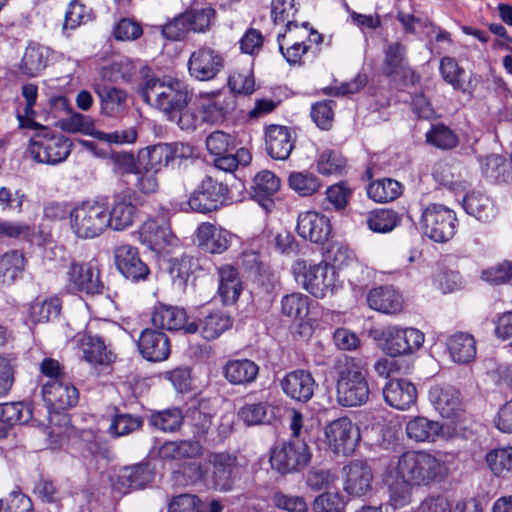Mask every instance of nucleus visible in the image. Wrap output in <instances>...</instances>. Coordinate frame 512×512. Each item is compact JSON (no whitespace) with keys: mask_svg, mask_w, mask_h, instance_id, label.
<instances>
[{"mask_svg":"<svg viewBox=\"0 0 512 512\" xmlns=\"http://www.w3.org/2000/svg\"><path fill=\"white\" fill-rule=\"evenodd\" d=\"M453 170H458V165L439 163L435 167L433 175L441 185L456 192H465L470 185L468 180L458 178L453 179Z\"/></svg>","mask_w":512,"mask_h":512,"instance_id":"56","label":"nucleus"},{"mask_svg":"<svg viewBox=\"0 0 512 512\" xmlns=\"http://www.w3.org/2000/svg\"><path fill=\"white\" fill-rule=\"evenodd\" d=\"M451 456L427 450H408L391 460L385 472L388 486V504L393 509L408 506L413 489L431 487L446 481L451 474Z\"/></svg>","mask_w":512,"mask_h":512,"instance_id":"1","label":"nucleus"},{"mask_svg":"<svg viewBox=\"0 0 512 512\" xmlns=\"http://www.w3.org/2000/svg\"><path fill=\"white\" fill-rule=\"evenodd\" d=\"M228 86L234 94H252L255 90V80L252 69L244 67L231 72L228 77Z\"/></svg>","mask_w":512,"mask_h":512,"instance_id":"57","label":"nucleus"},{"mask_svg":"<svg viewBox=\"0 0 512 512\" xmlns=\"http://www.w3.org/2000/svg\"><path fill=\"white\" fill-rule=\"evenodd\" d=\"M309 306V297L299 292L287 294L281 299V313L303 329L305 325L311 326L308 319Z\"/></svg>","mask_w":512,"mask_h":512,"instance_id":"32","label":"nucleus"},{"mask_svg":"<svg viewBox=\"0 0 512 512\" xmlns=\"http://www.w3.org/2000/svg\"><path fill=\"white\" fill-rule=\"evenodd\" d=\"M42 397L49 409V426L46 427L50 446L55 449L66 440L69 419L59 412L75 406L79 399L77 388L67 380H48L42 386Z\"/></svg>","mask_w":512,"mask_h":512,"instance_id":"2","label":"nucleus"},{"mask_svg":"<svg viewBox=\"0 0 512 512\" xmlns=\"http://www.w3.org/2000/svg\"><path fill=\"white\" fill-rule=\"evenodd\" d=\"M218 294L224 304H234L242 291V282L237 270L224 264L218 268Z\"/></svg>","mask_w":512,"mask_h":512,"instance_id":"33","label":"nucleus"},{"mask_svg":"<svg viewBox=\"0 0 512 512\" xmlns=\"http://www.w3.org/2000/svg\"><path fill=\"white\" fill-rule=\"evenodd\" d=\"M463 206L468 214L481 222H489L496 216L492 200L478 192L467 194L463 199Z\"/></svg>","mask_w":512,"mask_h":512,"instance_id":"42","label":"nucleus"},{"mask_svg":"<svg viewBox=\"0 0 512 512\" xmlns=\"http://www.w3.org/2000/svg\"><path fill=\"white\" fill-rule=\"evenodd\" d=\"M344 491L352 497H362L372 490L373 472L363 461L354 460L343 468Z\"/></svg>","mask_w":512,"mask_h":512,"instance_id":"19","label":"nucleus"},{"mask_svg":"<svg viewBox=\"0 0 512 512\" xmlns=\"http://www.w3.org/2000/svg\"><path fill=\"white\" fill-rule=\"evenodd\" d=\"M75 132H86L92 139L83 140L81 143L89 151L97 156H104L106 151L104 145L131 144L136 141V130H74Z\"/></svg>","mask_w":512,"mask_h":512,"instance_id":"23","label":"nucleus"},{"mask_svg":"<svg viewBox=\"0 0 512 512\" xmlns=\"http://www.w3.org/2000/svg\"><path fill=\"white\" fill-rule=\"evenodd\" d=\"M61 301L58 297L36 299L30 306L29 316L35 323L48 322L60 314Z\"/></svg>","mask_w":512,"mask_h":512,"instance_id":"47","label":"nucleus"},{"mask_svg":"<svg viewBox=\"0 0 512 512\" xmlns=\"http://www.w3.org/2000/svg\"><path fill=\"white\" fill-rule=\"evenodd\" d=\"M25 268V258L22 253L12 250L0 258V278L3 283L11 284L20 277Z\"/></svg>","mask_w":512,"mask_h":512,"instance_id":"46","label":"nucleus"},{"mask_svg":"<svg viewBox=\"0 0 512 512\" xmlns=\"http://www.w3.org/2000/svg\"><path fill=\"white\" fill-rule=\"evenodd\" d=\"M196 240L202 250L211 254H221L228 249L231 234L221 227L204 222L197 228Z\"/></svg>","mask_w":512,"mask_h":512,"instance_id":"26","label":"nucleus"},{"mask_svg":"<svg viewBox=\"0 0 512 512\" xmlns=\"http://www.w3.org/2000/svg\"><path fill=\"white\" fill-rule=\"evenodd\" d=\"M346 166L345 159L335 151H324L316 162L317 171L325 176L339 175Z\"/></svg>","mask_w":512,"mask_h":512,"instance_id":"62","label":"nucleus"},{"mask_svg":"<svg viewBox=\"0 0 512 512\" xmlns=\"http://www.w3.org/2000/svg\"><path fill=\"white\" fill-rule=\"evenodd\" d=\"M153 475L147 465L124 467L112 478V487L120 494L143 488L152 481Z\"/></svg>","mask_w":512,"mask_h":512,"instance_id":"29","label":"nucleus"},{"mask_svg":"<svg viewBox=\"0 0 512 512\" xmlns=\"http://www.w3.org/2000/svg\"><path fill=\"white\" fill-rule=\"evenodd\" d=\"M330 219L315 210L300 212L297 217L296 232L299 237L315 244H323L332 235Z\"/></svg>","mask_w":512,"mask_h":512,"instance_id":"16","label":"nucleus"},{"mask_svg":"<svg viewBox=\"0 0 512 512\" xmlns=\"http://www.w3.org/2000/svg\"><path fill=\"white\" fill-rule=\"evenodd\" d=\"M311 508L313 512H345L346 501L340 492L326 491L314 498Z\"/></svg>","mask_w":512,"mask_h":512,"instance_id":"58","label":"nucleus"},{"mask_svg":"<svg viewBox=\"0 0 512 512\" xmlns=\"http://www.w3.org/2000/svg\"><path fill=\"white\" fill-rule=\"evenodd\" d=\"M236 146V136L224 130H215L206 138V147L214 155L225 154Z\"/></svg>","mask_w":512,"mask_h":512,"instance_id":"61","label":"nucleus"},{"mask_svg":"<svg viewBox=\"0 0 512 512\" xmlns=\"http://www.w3.org/2000/svg\"><path fill=\"white\" fill-rule=\"evenodd\" d=\"M310 451L304 439H294L276 445L270 454L273 469L282 474L291 473L307 466L310 461Z\"/></svg>","mask_w":512,"mask_h":512,"instance_id":"10","label":"nucleus"},{"mask_svg":"<svg viewBox=\"0 0 512 512\" xmlns=\"http://www.w3.org/2000/svg\"><path fill=\"white\" fill-rule=\"evenodd\" d=\"M325 263L334 269H343L356 261L354 252L343 242L333 241L328 244L324 252Z\"/></svg>","mask_w":512,"mask_h":512,"instance_id":"48","label":"nucleus"},{"mask_svg":"<svg viewBox=\"0 0 512 512\" xmlns=\"http://www.w3.org/2000/svg\"><path fill=\"white\" fill-rule=\"evenodd\" d=\"M71 151V142L53 130H37L30 139L29 152L39 163L55 165L64 161Z\"/></svg>","mask_w":512,"mask_h":512,"instance_id":"8","label":"nucleus"},{"mask_svg":"<svg viewBox=\"0 0 512 512\" xmlns=\"http://www.w3.org/2000/svg\"><path fill=\"white\" fill-rule=\"evenodd\" d=\"M359 439L358 427L347 417L338 418L324 428L323 442L335 454H351Z\"/></svg>","mask_w":512,"mask_h":512,"instance_id":"12","label":"nucleus"},{"mask_svg":"<svg viewBox=\"0 0 512 512\" xmlns=\"http://www.w3.org/2000/svg\"><path fill=\"white\" fill-rule=\"evenodd\" d=\"M93 17V10L90 7L86 6L81 0H72L65 11L63 29L74 30L92 21Z\"/></svg>","mask_w":512,"mask_h":512,"instance_id":"51","label":"nucleus"},{"mask_svg":"<svg viewBox=\"0 0 512 512\" xmlns=\"http://www.w3.org/2000/svg\"><path fill=\"white\" fill-rule=\"evenodd\" d=\"M224 64V57L219 51L204 46L192 52L187 66L191 77L199 81H210L223 70Z\"/></svg>","mask_w":512,"mask_h":512,"instance_id":"14","label":"nucleus"},{"mask_svg":"<svg viewBox=\"0 0 512 512\" xmlns=\"http://www.w3.org/2000/svg\"><path fill=\"white\" fill-rule=\"evenodd\" d=\"M371 309L389 315L398 314L403 309L404 299L399 291L392 286L373 288L367 295Z\"/></svg>","mask_w":512,"mask_h":512,"instance_id":"30","label":"nucleus"},{"mask_svg":"<svg viewBox=\"0 0 512 512\" xmlns=\"http://www.w3.org/2000/svg\"><path fill=\"white\" fill-rule=\"evenodd\" d=\"M421 229L432 241L445 243L457 230V217L453 210L441 204H429L422 211Z\"/></svg>","mask_w":512,"mask_h":512,"instance_id":"9","label":"nucleus"},{"mask_svg":"<svg viewBox=\"0 0 512 512\" xmlns=\"http://www.w3.org/2000/svg\"><path fill=\"white\" fill-rule=\"evenodd\" d=\"M291 270L295 281L315 298L331 297L342 287L338 273L328 263L298 260Z\"/></svg>","mask_w":512,"mask_h":512,"instance_id":"5","label":"nucleus"},{"mask_svg":"<svg viewBox=\"0 0 512 512\" xmlns=\"http://www.w3.org/2000/svg\"><path fill=\"white\" fill-rule=\"evenodd\" d=\"M149 422L163 432H175L183 423V415L178 408L155 411L151 413Z\"/></svg>","mask_w":512,"mask_h":512,"instance_id":"54","label":"nucleus"},{"mask_svg":"<svg viewBox=\"0 0 512 512\" xmlns=\"http://www.w3.org/2000/svg\"><path fill=\"white\" fill-rule=\"evenodd\" d=\"M98 95L101 99L102 108L108 115L119 112L126 103L127 95L125 91L111 86H105L98 89Z\"/></svg>","mask_w":512,"mask_h":512,"instance_id":"59","label":"nucleus"},{"mask_svg":"<svg viewBox=\"0 0 512 512\" xmlns=\"http://www.w3.org/2000/svg\"><path fill=\"white\" fill-rule=\"evenodd\" d=\"M289 187L302 197L315 194L321 188L320 180L312 173L293 172L288 179Z\"/></svg>","mask_w":512,"mask_h":512,"instance_id":"55","label":"nucleus"},{"mask_svg":"<svg viewBox=\"0 0 512 512\" xmlns=\"http://www.w3.org/2000/svg\"><path fill=\"white\" fill-rule=\"evenodd\" d=\"M203 503L195 494L174 496L168 503V512H202Z\"/></svg>","mask_w":512,"mask_h":512,"instance_id":"64","label":"nucleus"},{"mask_svg":"<svg viewBox=\"0 0 512 512\" xmlns=\"http://www.w3.org/2000/svg\"><path fill=\"white\" fill-rule=\"evenodd\" d=\"M406 434L409 439L415 442L433 443L443 436V426L438 421L418 416L408 421Z\"/></svg>","mask_w":512,"mask_h":512,"instance_id":"31","label":"nucleus"},{"mask_svg":"<svg viewBox=\"0 0 512 512\" xmlns=\"http://www.w3.org/2000/svg\"><path fill=\"white\" fill-rule=\"evenodd\" d=\"M140 94L147 104L162 111L169 120L181 122L182 111L189 101L188 87L184 82L171 77L148 78Z\"/></svg>","mask_w":512,"mask_h":512,"instance_id":"3","label":"nucleus"},{"mask_svg":"<svg viewBox=\"0 0 512 512\" xmlns=\"http://www.w3.org/2000/svg\"><path fill=\"white\" fill-rule=\"evenodd\" d=\"M370 395L367 371L353 358H345L337 365L336 400L344 407L365 404Z\"/></svg>","mask_w":512,"mask_h":512,"instance_id":"4","label":"nucleus"},{"mask_svg":"<svg viewBox=\"0 0 512 512\" xmlns=\"http://www.w3.org/2000/svg\"><path fill=\"white\" fill-rule=\"evenodd\" d=\"M405 54L406 47L403 44L394 42L388 45L387 49L385 50L383 66L386 75H396L405 67Z\"/></svg>","mask_w":512,"mask_h":512,"instance_id":"60","label":"nucleus"},{"mask_svg":"<svg viewBox=\"0 0 512 512\" xmlns=\"http://www.w3.org/2000/svg\"><path fill=\"white\" fill-rule=\"evenodd\" d=\"M384 351L392 356L410 355L419 350L424 343L425 335L414 327L388 326L382 332Z\"/></svg>","mask_w":512,"mask_h":512,"instance_id":"11","label":"nucleus"},{"mask_svg":"<svg viewBox=\"0 0 512 512\" xmlns=\"http://www.w3.org/2000/svg\"><path fill=\"white\" fill-rule=\"evenodd\" d=\"M446 347L450 357L456 363H469L476 355V341L466 332H456L446 340Z\"/></svg>","mask_w":512,"mask_h":512,"instance_id":"34","label":"nucleus"},{"mask_svg":"<svg viewBox=\"0 0 512 512\" xmlns=\"http://www.w3.org/2000/svg\"><path fill=\"white\" fill-rule=\"evenodd\" d=\"M170 160V150L166 145H155L141 151L138 156V168L135 173V188L142 194H153L158 191L157 173Z\"/></svg>","mask_w":512,"mask_h":512,"instance_id":"7","label":"nucleus"},{"mask_svg":"<svg viewBox=\"0 0 512 512\" xmlns=\"http://www.w3.org/2000/svg\"><path fill=\"white\" fill-rule=\"evenodd\" d=\"M138 209L127 193L116 194L110 209L105 206L106 229L124 231L131 227L137 219Z\"/></svg>","mask_w":512,"mask_h":512,"instance_id":"21","label":"nucleus"},{"mask_svg":"<svg viewBox=\"0 0 512 512\" xmlns=\"http://www.w3.org/2000/svg\"><path fill=\"white\" fill-rule=\"evenodd\" d=\"M311 41L320 43L322 36L309 29L307 23L298 25L294 21H288L285 24L284 31L277 34V42L308 44Z\"/></svg>","mask_w":512,"mask_h":512,"instance_id":"43","label":"nucleus"},{"mask_svg":"<svg viewBox=\"0 0 512 512\" xmlns=\"http://www.w3.org/2000/svg\"><path fill=\"white\" fill-rule=\"evenodd\" d=\"M115 264L118 271L128 280L137 282L149 275L147 264L142 261L136 247L122 244L115 249Z\"/></svg>","mask_w":512,"mask_h":512,"instance_id":"22","label":"nucleus"},{"mask_svg":"<svg viewBox=\"0 0 512 512\" xmlns=\"http://www.w3.org/2000/svg\"><path fill=\"white\" fill-rule=\"evenodd\" d=\"M66 288L70 292L101 293L103 285L98 271L90 263L71 262L66 272Z\"/></svg>","mask_w":512,"mask_h":512,"instance_id":"18","label":"nucleus"},{"mask_svg":"<svg viewBox=\"0 0 512 512\" xmlns=\"http://www.w3.org/2000/svg\"><path fill=\"white\" fill-rule=\"evenodd\" d=\"M203 453L199 441L181 440L168 441L160 446L158 454L164 460H183L196 458Z\"/></svg>","mask_w":512,"mask_h":512,"instance_id":"36","label":"nucleus"},{"mask_svg":"<svg viewBox=\"0 0 512 512\" xmlns=\"http://www.w3.org/2000/svg\"><path fill=\"white\" fill-rule=\"evenodd\" d=\"M280 384L286 396L299 402L310 400L316 388V382L311 373L302 369L287 373Z\"/></svg>","mask_w":512,"mask_h":512,"instance_id":"24","label":"nucleus"},{"mask_svg":"<svg viewBox=\"0 0 512 512\" xmlns=\"http://www.w3.org/2000/svg\"><path fill=\"white\" fill-rule=\"evenodd\" d=\"M48 48L37 44L29 45L19 64L22 74L28 77L38 76L47 66Z\"/></svg>","mask_w":512,"mask_h":512,"instance_id":"40","label":"nucleus"},{"mask_svg":"<svg viewBox=\"0 0 512 512\" xmlns=\"http://www.w3.org/2000/svg\"><path fill=\"white\" fill-rule=\"evenodd\" d=\"M190 31L204 32L206 31L215 17V10L211 7L192 10L184 13Z\"/></svg>","mask_w":512,"mask_h":512,"instance_id":"63","label":"nucleus"},{"mask_svg":"<svg viewBox=\"0 0 512 512\" xmlns=\"http://www.w3.org/2000/svg\"><path fill=\"white\" fill-rule=\"evenodd\" d=\"M280 408L269 403L247 404L239 410V417L247 425L271 423L279 416Z\"/></svg>","mask_w":512,"mask_h":512,"instance_id":"41","label":"nucleus"},{"mask_svg":"<svg viewBox=\"0 0 512 512\" xmlns=\"http://www.w3.org/2000/svg\"><path fill=\"white\" fill-rule=\"evenodd\" d=\"M295 130H267L266 149L276 160H286L294 147Z\"/></svg>","mask_w":512,"mask_h":512,"instance_id":"38","label":"nucleus"},{"mask_svg":"<svg viewBox=\"0 0 512 512\" xmlns=\"http://www.w3.org/2000/svg\"><path fill=\"white\" fill-rule=\"evenodd\" d=\"M439 73L443 81L451 85L454 90L463 93H470L473 90L471 81L466 82V71L454 58L448 56L441 58Z\"/></svg>","mask_w":512,"mask_h":512,"instance_id":"35","label":"nucleus"},{"mask_svg":"<svg viewBox=\"0 0 512 512\" xmlns=\"http://www.w3.org/2000/svg\"><path fill=\"white\" fill-rule=\"evenodd\" d=\"M228 187L218 175H207L188 200L191 210L207 213L228 200Z\"/></svg>","mask_w":512,"mask_h":512,"instance_id":"13","label":"nucleus"},{"mask_svg":"<svg viewBox=\"0 0 512 512\" xmlns=\"http://www.w3.org/2000/svg\"><path fill=\"white\" fill-rule=\"evenodd\" d=\"M105 205L96 200L75 204L69 211V227L80 239H93L106 230Z\"/></svg>","mask_w":512,"mask_h":512,"instance_id":"6","label":"nucleus"},{"mask_svg":"<svg viewBox=\"0 0 512 512\" xmlns=\"http://www.w3.org/2000/svg\"><path fill=\"white\" fill-rule=\"evenodd\" d=\"M258 372V365L248 359L231 360L224 367L225 378L235 385H245L253 382Z\"/></svg>","mask_w":512,"mask_h":512,"instance_id":"39","label":"nucleus"},{"mask_svg":"<svg viewBox=\"0 0 512 512\" xmlns=\"http://www.w3.org/2000/svg\"><path fill=\"white\" fill-rule=\"evenodd\" d=\"M485 459L495 476L507 477L512 474V446L492 449L486 454Z\"/></svg>","mask_w":512,"mask_h":512,"instance_id":"45","label":"nucleus"},{"mask_svg":"<svg viewBox=\"0 0 512 512\" xmlns=\"http://www.w3.org/2000/svg\"><path fill=\"white\" fill-rule=\"evenodd\" d=\"M429 401L444 418H452L461 409L460 393L449 385H435L429 390Z\"/></svg>","mask_w":512,"mask_h":512,"instance_id":"28","label":"nucleus"},{"mask_svg":"<svg viewBox=\"0 0 512 512\" xmlns=\"http://www.w3.org/2000/svg\"><path fill=\"white\" fill-rule=\"evenodd\" d=\"M232 325L230 317L222 311H214L201 321L200 334L206 340H214Z\"/></svg>","mask_w":512,"mask_h":512,"instance_id":"44","label":"nucleus"},{"mask_svg":"<svg viewBox=\"0 0 512 512\" xmlns=\"http://www.w3.org/2000/svg\"><path fill=\"white\" fill-rule=\"evenodd\" d=\"M138 348L145 359L154 362L166 360L170 353V343L166 334L153 329L141 332Z\"/></svg>","mask_w":512,"mask_h":512,"instance_id":"27","label":"nucleus"},{"mask_svg":"<svg viewBox=\"0 0 512 512\" xmlns=\"http://www.w3.org/2000/svg\"><path fill=\"white\" fill-rule=\"evenodd\" d=\"M385 402L398 410H408L416 403V386L407 379H391L383 388Z\"/></svg>","mask_w":512,"mask_h":512,"instance_id":"25","label":"nucleus"},{"mask_svg":"<svg viewBox=\"0 0 512 512\" xmlns=\"http://www.w3.org/2000/svg\"><path fill=\"white\" fill-rule=\"evenodd\" d=\"M208 462L212 465L213 471L205 479L207 487L220 492L231 491L235 483L236 456L227 452L212 453Z\"/></svg>","mask_w":512,"mask_h":512,"instance_id":"17","label":"nucleus"},{"mask_svg":"<svg viewBox=\"0 0 512 512\" xmlns=\"http://www.w3.org/2000/svg\"><path fill=\"white\" fill-rule=\"evenodd\" d=\"M367 225L375 233H389L400 224L397 212L390 209H378L367 216Z\"/></svg>","mask_w":512,"mask_h":512,"instance_id":"50","label":"nucleus"},{"mask_svg":"<svg viewBox=\"0 0 512 512\" xmlns=\"http://www.w3.org/2000/svg\"><path fill=\"white\" fill-rule=\"evenodd\" d=\"M139 242L155 253L174 245L176 239L164 218L148 217L137 231Z\"/></svg>","mask_w":512,"mask_h":512,"instance_id":"15","label":"nucleus"},{"mask_svg":"<svg viewBox=\"0 0 512 512\" xmlns=\"http://www.w3.org/2000/svg\"><path fill=\"white\" fill-rule=\"evenodd\" d=\"M33 416L29 404L24 402H7L0 405V419L11 428L17 424L27 423Z\"/></svg>","mask_w":512,"mask_h":512,"instance_id":"53","label":"nucleus"},{"mask_svg":"<svg viewBox=\"0 0 512 512\" xmlns=\"http://www.w3.org/2000/svg\"><path fill=\"white\" fill-rule=\"evenodd\" d=\"M281 186L280 179L269 170L258 172L252 184V190L255 198L260 200H269Z\"/></svg>","mask_w":512,"mask_h":512,"instance_id":"52","label":"nucleus"},{"mask_svg":"<svg viewBox=\"0 0 512 512\" xmlns=\"http://www.w3.org/2000/svg\"><path fill=\"white\" fill-rule=\"evenodd\" d=\"M402 193L401 184L389 178L379 179L369 184L367 195L375 202L383 203L396 199Z\"/></svg>","mask_w":512,"mask_h":512,"instance_id":"49","label":"nucleus"},{"mask_svg":"<svg viewBox=\"0 0 512 512\" xmlns=\"http://www.w3.org/2000/svg\"><path fill=\"white\" fill-rule=\"evenodd\" d=\"M75 342L88 363L104 364L109 361V353L101 338L87 333H78L75 336Z\"/></svg>","mask_w":512,"mask_h":512,"instance_id":"37","label":"nucleus"},{"mask_svg":"<svg viewBox=\"0 0 512 512\" xmlns=\"http://www.w3.org/2000/svg\"><path fill=\"white\" fill-rule=\"evenodd\" d=\"M151 321L156 328L169 331L183 330L187 334H194L199 328L195 322H187V313L183 308L163 304L154 308Z\"/></svg>","mask_w":512,"mask_h":512,"instance_id":"20","label":"nucleus"}]
</instances>
